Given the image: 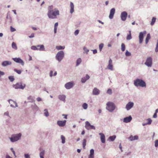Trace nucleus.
Here are the masks:
<instances>
[{"label":"nucleus","mask_w":158,"mask_h":158,"mask_svg":"<svg viewBox=\"0 0 158 158\" xmlns=\"http://www.w3.org/2000/svg\"><path fill=\"white\" fill-rule=\"evenodd\" d=\"M60 15L59 11L58 10L55 8L54 10L49 12H48L47 15L48 18L51 19H55L57 17V15Z\"/></svg>","instance_id":"obj_1"},{"label":"nucleus","mask_w":158,"mask_h":158,"mask_svg":"<svg viewBox=\"0 0 158 158\" xmlns=\"http://www.w3.org/2000/svg\"><path fill=\"white\" fill-rule=\"evenodd\" d=\"M134 84L137 87L140 86L144 87L146 86L145 82L142 79L137 78L134 81Z\"/></svg>","instance_id":"obj_2"},{"label":"nucleus","mask_w":158,"mask_h":158,"mask_svg":"<svg viewBox=\"0 0 158 158\" xmlns=\"http://www.w3.org/2000/svg\"><path fill=\"white\" fill-rule=\"evenodd\" d=\"M106 109L109 112H112L115 109L116 106L115 104L112 102H108L106 103Z\"/></svg>","instance_id":"obj_3"},{"label":"nucleus","mask_w":158,"mask_h":158,"mask_svg":"<svg viewBox=\"0 0 158 158\" xmlns=\"http://www.w3.org/2000/svg\"><path fill=\"white\" fill-rule=\"evenodd\" d=\"M22 134L21 133L14 134L12 135L11 137L10 138V141L14 142L19 140L21 137Z\"/></svg>","instance_id":"obj_4"},{"label":"nucleus","mask_w":158,"mask_h":158,"mask_svg":"<svg viewBox=\"0 0 158 158\" xmlns=\"http://www.w3.org/2000/svg\"><path fill=\"white\" fill-rule=\"evenodd\" d=\"M64 56V52L63 51L58 52L56 55V59L59 62L61 61Z\"/></svg>","instance_id":"obj_5"},{"label":"nucleus","mask_w":158,"mask_h":158,"mask_svg":"<svg viewBox=\"0 0 158 158\" xmlns=\"http://www.w3.org/2000/svg\"><path fill=\"white\" fill-rule=\"evenodd\" d=\"M31 49L34 50H39L40 51H45V49L43 44L38 45L37 46H32Z\"/></svg>","instance_id":"obj_6"},{"label":"nucleus","mask_w":158,"mask_h":158,"mask_svg":"<svg viewBox=\"0 0 158 158\" xmlns=\"http://www.w3.org/2000/svg\"><path fill=\"white\" fill-rule=\"evenodd\" d=\"M25 84H22L21 82H18L15 85H13V87L15 89H23L25 87Z\"/></svg>","instance_id":"obj_7"},{"label":"nucleus","mask_w":158,"mask_h":158,"mask_svg":"<svg viewBox=\"0 0 158 158\" xmlns=\"http://www.w3.org/2000/svg\"><path fill=\"white\" fill-rule=\"evenodd\" d=\"M147 33L146 31H144L142 32H141L139 33V43L141 44L142 43L143 39L144 36Z\"/></svg>","instance_id":"obj_8"},{"label":"nucleus","mask_w":158,"mask_h":158,"mask_svg":"<svg viewBox=\"0 0 158 158\" xmlns=\"http://www.w3.org/2000/svg\"><path fill=\"white\" fill-rule=\"evenodd\" d=\"M152 64V59L151 57H149L147 58L144 64L148 67H151Z\"/></svg>","instance_id":"obj_9"},{"label":"nucleus","mask_w":158,"mask_h":158,"mask_svg":"<svg viewBox=\"0 0 158 158\" xmlns=\"http://www.w3.org/2000/svg\"><path fill=\"white\" fill-rule=\"evenodd\" d=\"M85 127L88 130L90 129H95V127L93 125H91L88 121H86L85 122Z\"/></svg>","instance_id":"obj_10"},{"label":"nucleus","mask_w":158,"mask_h":158,"mask_svg":"<svg viewBox=\"0 0 158 158\" xmlns=\"http://www.w3.org/2000/svg\"><path fill=\"white\" fill-rule=\"evenodd\" d=\"M74 83L73 81H70L66 83L64 85L65 88L67 89H69L72 88L74 86Z\"/></svg>","instance_id":"obj_11"},{"label":"nucleus","mask_w":158,"mask_h":158,"mask_svg":"<svg viewBox=\"0 0 158 158\" xmlns=\"http://www.w3.org/2000/svg\"><path fill=\"white\" fill-rule=\"evenodd\" d=\"M127 16V13L126 11H123L121 13L120 17L121 19L123 21H125Z\"/></svg>","instance_id":"obj_12"},{"label":"nucleus","mask_w":158,"mask_h":158,"mask_svg":"<svg viewBox=\"0 0 158 158\" xmlns=\"http://www.w3.org/2000/svg\"><path fill=\"white\" fill-rule=\"evenodd\" d=\"M13 60L15 62L21 64L23 66L24 64V62L23 60L20 58H12Z\"/></svg>","instance_id":"obj_13"},{"label":"nucleus","mask_w":158,"mask_h":158,"mask_svg":"<svg viewBox=\"0 0 158 158\" xmlns=\"http://www.w3.org/2000/svg\"><path fill=\"white\" fill-rule=\"evenodd\" d=\"M133 102H130L126 105V108L127 110H129L133 107Z\"/></svg>","instance_id":"obj_14"},{"label":"nucleus","mask_w":158,"mask_h":158,"mask_svg":"<svg viewBox=\"0 0 158 158\" xmlns=\"http://www.w3.org/2000/svg\"><path fill=\"white\" fill-rule=\"evenodd\" d=\"M112 61L111 59H110L109 60L108 64L107 67V69L111 71L113 70V65L112 64Z\"/></svg>","instance_id":"obj_15"},{"label":"nucleus","mask_w":158,"mask_h":158,"mask_svg":"<svg viewBox=\"0 0 158 158\" xmlns=\"http://www.w3.org/2000/svg\"><path fill=\"white\" fill-rule=\"evenodd\" d=\"M66 122V120L63 121L59 120L57 121V123L59 126L63 127L65 125Z\"/></svg>","instance_id":"obj_16"},{"label":"nucleus","mask_w":158,"mask_h":158,"mask_svg":"<svg viewBox=\"0 0 158 158\" xmlns=\"http://www.w3.org/2000/svg\"><path fill=\"white\" fill-rule=\"evenodd\" d=\"M115 12V9L114 8H112L110 10L109 15V18L110 19H112L113 18Z\"/></svg>","instance_id":"obj_17"},{"label":"nucleus","mask_w":158,"mask_h":158,"mask_svg":"<svg viewBox=\"0 0 158 158\" xmlns=\"http://www.w3.org/2000/svg\"><path fill=\"white\" fill-rule=\"evenodd\" d=\"M132 119V117L131 115H130L128 117H127L125 118H123V121L124 122L126 123H128L130 122Z\"/></svg>","instance_id":"obj_18"},{"label":"nucleus","mask_w":158,"mask_h":158,"mask_svg":"<svg viewBox=\"0 0 158 158\" xmlns=\"http://www.w3.org/2000/svg\"><path fill=\"white\" fill-rule=\"evenodd\" d=\"M100 135V139L101 142L102 143H104L105 142V136L104 134L102 133H100L99 134Z\"/></svg>","instance_id":"obj_19"},{"label":"nucleus","mask_w":158,"mask_h":158,"mask_svg":"<svg viewBox=\"0 0 158 158\" xmlns=\"http://www.w3.org/2000/svg\"><path fill=\"white\" fill-rule=\"evenodd\" d=\"M100 93V90L97 88H94L93 90L92 94L94 95H97Z\"/></svg>","instance_id":"obj_20"},{"label":"nucleus","mask_w":158,"mask_h":158,"mask_svg":"<svg viewBox=\"0 0 158 158\" xmlns=\"http://www.w3.org/2000/svg\"><path fill=\"white\" fill-rule=\"evenodd\" d=\"M139 139V137L137 135H135L133 136L132 135H131L128 138V139L129 140L131 141H132L134 140H138Z\"/></svg>","instance_id":"obj_21"},{"label":"nucleus","mask_w":158,"mask_h":158,"mask_svg":"<svg viewBox=\"0 0 158 158\" xmlns=\"http://www.w3.org/2000/svg\"><path fill=\"white\" fill-rule=\"evenodd\" d=\"M31 108L33 111H36L38 110L39 108L35 103L32 104L31 106Z\"/></svg>","instance_id":"obj_22"},{"label":"nucleus","mask_w":158,"mask_h":158,"mask_svg":"<svg viewBox=\"0 0 158 158\" xmlns=\"http://www.w3.org/2000/svg\"><path fill=\"white\" fill-rule=\"evenodd\" d=\"M66 97V96L64 94L60 95L58 96V99L64 102H65Z\"/></svg>","instance_id":"obj_23"},{"label":"nucleus","mask_w":158,"mask_h":158,"mask_svg":"<svg viewBox=\"0 0 158 158\" xmlns=\"http://www.w3.org/2000/svg\"><path fill=\"white\" fill-rule=\"evenodd\" d=\"M89 75L87 74L85 77H83L81 79V82L82 83H85L87 80L89 79Z\"/></svg>","instance_id":"obj_24"},{"label":"nucleus","mask_w":158,"mask_h":158,"mask_svg":"<svg viewBox=\"0 0 158 158\" xmlns=\"http://www.w3.org/2000/svg\"><path fill=\"white\" fill-rule=\"evenodd\" d=\"M11 64V62L9 61H5L2 63V65L4 67L6 66Z\"/></svg>","instance_id":"obj_25"},{"label":"nucleus","mask_w":158,"mask_h":158,"mask_svg":"<svg viewBox=\"0 0 158 158\" xmlns=\"http://www.w3.org/2000/svg\"><path fill=\"white\" fill-rule=\"evenodd\" d=\"M70 13L71 14H72L74 11V5L73 3L72 2H70Z\"/></svg>","instance_id":"obj_26"},{"label":"nucleus","mask_w":158,"mask_h":158,"mask_svg":"<svg viewBox=\"0 0 158 158\" xmlns=\"http://www.w3.org/2000/svg\"><path fill=\"white\" fill-rule=\"evenodd\" d=\"M10 101H12L13 102H14V103L15 104V106H14L12 104H11L10 105V106L11 107L14 108V107H17L18 106L17 104V102H16L14 101H13L11 99H9L8 100V102H9V103L10 104Z\"/></svg>","instance_id":"obj_27"},{"label":"nucleus","mask_w":158,"mask_h":158,"mask_svg":"<svg viewBox=\"0 0 158 158\" xmlns=\"http://www.w3.org/2000/svg\"><path fill=\"white\" fill-rule=\"evenodd\" d=\"M94 150L93 149L90 150V154L89 156V158H94Z\"/></svg>","instance_id":"obj_28"},{"label":"nucleus","mask_w":158,"mask_h":158,"mask_svg":"<svg viewBox=\"0 0 158 158\" xmlns=\"http://www.w3.org/2000/svg\"><path fill=\"white\" fill-rule=\"evenodd\" d=\"M151 36L149 33L147 34L145 39V43L147 44L149 41V40L150 39Z\"/></svg>","instance_id":"obj_29"},{"label":"nucleus","mask_w":158,"mask_h":158,"mask_svg":"<svg viewBox=\"0 0 158 158\" xmlns=\"http://www.w3.org/2000/svg\"><path fill=\"white\" fill-rule=\"evenodd\" d=\"M45 154V151L43 150L40 153V158H44V156Z\"/></svg>","instance_id":"obj_30"},{"label":"nucleus","mask_w":158,"mask_h":158,"mask_svg":"<svg viewBox=\"0 0 158 158\" xmlns=\"http://www.w3.org/2000/svg\"><path fill=\"white\" fill-rule=\"evenodd\" d=\"M27 99L29 100V102H35V100L33 97L31 96H30L28 97L27 98Z\"/></svg>","instance_id":"obj_31"},{"label":"nucleus","mask_w":158,"mask_h":158,"mask_svg":"<svg viewBox=\"0 0 158 158\" xmlns=\"http://www.w3.org/2000/svg\"><path fill=\"white\" fill-rule=\"evenodd\" d=\"M56 48L57 50H62L64 49L65 46H57L56 47Z\"/></svg>","instance_id":"obj_32"},{"label":"nucleus","mask_w":158,"mask_h":158,"mask_svg":"<svg viewBox=\"0 0 158 158\" xmlns=\"http://www.w3.org/2000/svg\"><path fill=\"white\" fill-rule=\"evenodd\" d=\"M81 62V58H78L76 61V66H78Z\"/></svg>","instance_id":"obj_33"},{"label":"nucleus","mask_w":158,"mask_h":158,"mask_svg":"<svg viewBox=\"0 0 158 158\" xmlns=\"http://www.w3.org/2000/svg\"><path fill=\"white\" fill-rule=\"evenodd\" d=\"M129 34L127 36L126 39L127 40H129L132 39V37L131 34V31H129Z\"/></svg>","instance_id":"obj_34"},{"label":"nucleus","mask_w":158,"mask_h":158,"mask_svg":"<svg viewBox=\"0 0 158 158\" xmlns=\"http://www.w3.org/2000/svg\"><path fill=\"white\" fill-rule=\"evenodd\" d=\"M156 17H153L152 18V21L150 23L151 25L152 26L156 22Z\"/></svg>","instance_id":"obj_35"},{"label":"nucleus","mask_w":158,"mask_h":158,"mask_svg":"<svg viewBox=\"0 0 158 158\" xmlns=\"http://www.w3.org/2000/svg\"><path fill=\"white\" fill-rule=\"evenodd\" d=\"M53 6H48V12H49L51 11L54 10L53 9Z\"/></svg>","instance_id":"obj_36"},{"label":"nucleus","mask_w":158,"mask_h":158,"mask_svg":"<svg viewBox=\"0 0 158 158\" xmlns=\"http://www.w3.org/2000/svg\"><path fill=\"white\" fill-rule=\"evenodd\" d=\"M116 138L115 135H113L112 136H110L109 137L110 139L112 141H114Z\"/></svg>","instance_id":"obj_37"},{"label":"nucleus","mask_w":158,"mask_h":158,"mask_svg":"<svg viewBox=\"0 0 158 158\" xmlns=\"http://www.w3.org/2000/svg\"><path fill=\"white\" fill-rule=\"evenodd\" d=\"M12 48L15 49H17L16 44L14 42H13L12 44Z\"/></svg>","instance_id":"obj_38"},{"label":"nucleus","mask_w":158,"mask_h":158,"mask_svg":"<svg viewBox=\"0 0 158 158\" xmlns=\"http://www.w3.org/2000/svg\"><path fill=\"white\" fill-rule=\"evenodd\" d=\"M121 49L122 51H124L125 50V44L124 43H122L121 45Z\"/></svg>","instance_id":"obj_39"},{"label":"nucleus","mask_w":158,"mask_h":158,"mask_svg":"<svg viewBox=\"0 0 158 158\" xmlns=\"http://www.w3.org/2000/svg\"><path fill=\"white\" fill-rule=\"evenodd\" d=\"M8 79L11 82H13L15 80V78L13 76H9L8 77Z\"/></svg>","instance_id":"obj_40"},{"label":"nucleus","mask_w":158,"mask_h":158,"mask_svg":"<svg viewBox=\"0 0 158 158\" xmlns=\"http://www.w3.org/2000/svg\"><path fill=\"white\" fill-rule=\"evenodd\" d=\"M86 140L85 139H84L83 140V143H82V145H83V148L85 149V146L86 145Z\"/></svg>","instance_id":"obj_41"},{"label":"nucleus","mask_w":158,"mask_h":158,"mask_svg":"<svg viewBox=\"0 0 158 158\" xmlns=\"http://www.w3.org/2000/svg\"><path fill=\"white\" fill-rule=\"evenodd\" d=\"M44 111H45V112L44 113V114L45 116L46 117H48L49 116V114L48 111V110L47 109H45L44 110Z\"/></svg>","instance_id":"obj_42"},{"label":"nucleus","mask_w":158,"mask_h":158,"mask_svg":"<svg viewBox=\"0 0 158 158\" xmlns=\"http://www.w3.org/2000/svg\"><path fill=\"white\" fill-rule=\"evenodd\" d=\"M61 139L62 140V143H65V138L63 135L61 136Z\"/></svg>","instance_id":"obj_43"},{"label":"nucleus","mask_w":158,"mask_h":158,"mask_svg":"<svg viewBox=\"0 0 158 158\" xmlns=\"http://www.w3.org/2000/svg\"><path fill=\"white\" fill-rule=\"evenodd\" d=\"M14 70L18 74H20L22 72L21 70L20 69L18 70L16 69H15Z\"/></svg>","instance_id":"obj_44"},{"label":"nucleus","mask_w":158,"mask_h":158,"mask_svg":"<svg viewBox=\"0 0 158 158\" xmlns=\"http://www.w3.org/2000/svg\"><path fill=\"white\" fill-rule=\"evenodd\" d=\"M82 107L84 109H86L88 107V105L87 103H85L83 104Z\"/></svg>","instance_id":"obj_45"},{"label":"nucleus","mask_w":158,"mask_h":158,"mask_svg":"<svg viewBox=\"0 0 158 158\" xmlns=\"http://www.w3.org/2000/svg\"><path fill=\"white\" fill-rule=\"evenodd\" d=\"M103 45L104 44L103 43H101L99 45V47L100 51H101L102 50Z\"/></svg>","instance_id":"obj_46"},{"label":"nucleus","mask_w":158,"mask_h":158,"mask_svg":"<svg viewBox=\"0 0 158 158\" xmlns=\"http://www.w3.org/2000/svg\"><path fill=\"white\" fill-rule=\"evenodd\" d=\"M125 55L127 56H130L131 55V53L128 52V50H127L126 52Z\"/></svg>","instance_id":"obj_47"},{"label":"nucleus","mask_w":158,"mask_h":158,"mask_svg":"<svg viewBox=\"0 0 158 158\" xmlns=\"http://www.w3.org/2000/svg\"><path fill=\"white\" fill-rule=\"evenodd\" d=\"M146 120L148 121V122L147 123L148 125L150 124L152 122V120L150 118H148L146 119Z\"/></svg>","instance_id":"obj_48"},{"label":"nucleus","mask_w":158,"mask_h":158,"mask_svg":"<svg viewBox=\"0 0 158 158\" xmlns=\"http://www.w3.org/2000/svg\"><path fill=\"white\" fill-rule=\"evenodd\" d=\"M83 49L84 50V51L85 52L86 54H87L88 53V52L89 51V50L88 49L86 48L85 47H84L83 48Z\"/></svg>","instance_id":"obj_49"},{"label":"nucleus","mask_w":158,"mask_h":158,"mask_svg":"<svg viewBox=\"0 0 158 158\" xmlns=\"http://www.w3.org/2000/svg\"><path fill=\"white\" fill-rule=\"evenodd\" d=\"M107 93L110 95H111L112 94V91L111 89H109L107 91Z\"/></svg>","instance_id":"obj_50"},{"label":"nucleus","mask_w":158,"mask_h":158,"mask_svg":"<svg viewBox=\"0 0 158 158\" xmlns=\"http://www.w3.org/2000/svg\"><path fill=\"white\" fill-rule=\"evenodd\" d=\"M155 52H158V40H157V44L156 45V47L155 48Z\"/></svg>","instance_id":"obj_51"},{"label":"nucleus","mask_w":158,"mask_h":158,"mask_svg":"<svg viewBox=\"0 0 158 158\" xmlns=\"http://www.w3.org/2000/svg\"><path fill=\"white\" fill-rule=\"evenodd\" d=\"M155 146L156 147H157L158 146V140H156L155 142Z\"/></svg>","instance_id":"obj_52"},{"label":"nucleus","mask_w":158,"mask_h":158,"mask_svg":"<svg viewBox=\"0 0 158 158\" xmlns=\"http://www.w3.org/2000/svg\"><path fill=\"white\" fill-rule=\"evenodd\" d=\"M79 30H76L74 32V34L75 35H77L79 33Z\"/></svg>","instance_id":"obj_53"},{"label":"nucleus","mask_w":158,"mask_h":158,"mask_svg":"<svg viewBox=\"0 0 158 158\" xmlns=\"http://www.w3.org/2000/svg\"><path fill=\"white\" fill-rule=\"evenodd\" d=\"M10 31L12 32H14L16 30V29L12 27V26L10 27Z\"/></svg>","instance_id":"obj_54"},{"label":"nucleus","mask_w":158,"mask_h":158,"mask_svg":"<svg viewBox=\"0 0 158 158\" xmlns=\"http://www.w3.org/2000/svg\"><path fill=\"white\" fill-rule=\"evenodd\" d=\"M25 158H30V155L28 154H24Z\"/></svg>","instance_id":"obj_55"},{"label":"nucleus","mask_w":158,"mask_h":158,"mask_svg":"<svg viewBox=\"0 0 158 158\" xmlns=\"http://www.w3.org/2000/svg\"><path fill=\"white\" fill-rule=\"evenodd\" d=\"M4 115H5L7 116L10 117L9 114V112L8 111H7L6 112H5L4 113Z\"/></svg>","instance_id":"obj_56"},{"label":"nucleus","mask_w":158,"mask_h":158,"mask_svg":"<svg viewBox=\"0 0 158 158\" xmlns=\"http://www.w3.org/2000/svg\"><path fill=\"white\" fill-rule=\"evenodd\" d=\"M36 100L38 102H40L42 100L41 98L39 97L37 98Z\"/></svg>","instance_id":"obj_57"},{"label":"nucleus","mask_w":158,"mask_h":158,"mask_svg":"<svg viewBox=\"0 0 158 158\" xmlns=\"http://www.w3.org/2000/svg\"><path fill=\"white\" fill-rule=\"evenodd\" d=\"M34 37V34L32 33L30 36H29V37L30 38H33Z\"/></svg>","instance_id":"obj_58"},{"label":"nucleus","mask_w":158,"mask_h":158,"mask_svg":"<svg viewBox=\"0 0 158 158\" xmlns=\"http://www.w3.org/2000/svg\"><path fill=\"white\" fill-rule=\"evenodd\" d=\"M91 50L93 51L94 54H95L97 52V51L96 49Z\"/></svg>","instance_id":"obj_59"},{"label":"nucleus","mask_w":158,"mask_h":158,"mask_svg":"<svg viewBox=\"0 0 158 158\" xmlns=\"http://www.w3.org/2000/svg\"><path fill=\"white\" fill-rule=\"evenodd\" d=\"M5 74V73L2 71H0V76L1 77L2 76L4 75Z\"/></svg>","instance_id":"obj_60"},{"label":"nucleus","mask_w":158,"mask_h":158,"mask_svg":"<svg viewBox=\"0 0 158 158\" xmlns=\"http://www.w3.org/2000/svg\"><path fill=\"white\" fill-rule=\"evenodd\" d=\"M6 18L7 19H8L9 18L10 20H12V18H11V17L10 16L9 17V16H8V13L7 14V16L6 17Z\"/></svg>","instance_id":"obj_61"},{"label":"nucleus","mask_w":158,"mask_h":158,"mask_svg":"<svg viewBox=\"0 0 158 158\" xmlns=\"http://www.w3.org/2000/svg\"><path fill=\"white\" fill-rule=\"evenodd\" d=\"M119 148L120 149L121 151L122 152H123V150H122V146H121V143H120V144H119Z\"/></svg>","instance_id":"obj_62"},{"label":"nucleus","mask_w":158,"mask_h":158,"mask_svg":"<svg viewBox=\"0 0 158 158\" xmlns=\"http://www.w3.org/2000/svg\"><path fill=\"white\" fill-rule=\"evenodd\" d=\"M53 71L51 70L50 71V77H52L53 76L52 73H53Z\"/></svg>","instance_id":"obj_63"},{"label":"nucleus","mask_w":158,"mask_h":158,"mask_svg":"<svg viewBox=\"0 0 158 158\" xmlns=\"http://www.w3.org/2000/svg\"><path fill=\"white\" fill-rule=\"evenodd\" d=\"M58 23L57 22L54 25V27H56L57 28V26H58Z\"/></svg>","instance_id":"obj_64"}]
</instances>
